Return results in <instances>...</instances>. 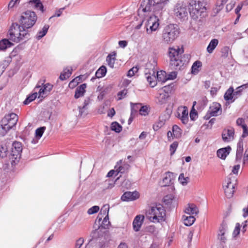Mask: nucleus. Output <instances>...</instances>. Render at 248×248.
I'll return each instance as SVG.
<instances>
[{
    "mask_svg": "<svg viewBox=\"0 0 248 248\" xmlns=\"http://www.w3.org/2000/svg\"><path fill=\"white\" fill-rule=\"evenodd\" d=\"M37 20L36 13L31 10L23 12L18 19V24L12 26L9 31V39L18 43L30 36V30L35 24Z\"/></svg>",
    "mask_w": 248,
    "mask_h": 248,
    "instance_id": "1",
    "label": "nucleus"
},
{
    "mask_svg": "<svg viewBox=\"0 0 248 248\" xmlns=\"http://www.w3.org/2000/svg\"><path fill=\"white\" fill-rule=\"evenodd\" d=\"M184 49L179 46L169 47L168 51V56L170 59V64L175 69L180 68L186 64L189 60V55H183Z\"/></svg>",
    "mask_w": 248,
    "mask_h": 248,
    "instance_id": "2",
    "label": "nucleus"
},
{
    "mask_svg": "<svg viewBox=\"0 0 248 248\" xmlns=\"http://www.w3.org/2000/svg\"><path fill=\"white\" fill-rule=\"evenodd\" d=\"M206 5L204 0H191L189 7L191 18L197 21H202L207 16Z\"/></svg>",
    "mask_w": 248,
    "mask_h": 248,
    "instance_id": "3",
    "label": "nucleus"
},
{
    "mask_svg": "<svg viewBox=\"0 0 248 248\" xmlns=\"http://www.w3.org/2000/svg\"><path fill=\"white\" fill-rule=\"evenodd\" d=\"M146 216L150 221L155 223H159L165 221L166 210L161 204H155L150 207L146 213Z\"/></svg>",
    "mask_w": 248,
    "mask_h": 248,
    "instance_id": "4",
    "label": "nucleus"
},
{
    "mask_svg": "<svg viewBox=\"0 0 248 248\" xmlns=\"http://www.w3.org/2000/svg\"><path fill=\"white\" fill-rule=\"evenodd\" d=\"M179 30L176 25L170 24L166 26L161 35L162 42L165 44L172 43L177 37Z\"/></svg>",
    "mask_w": 248,
    "mask_h": 248,
    "instance_id": "5",
    "label": "nucleus"
},
{
    "mask_svg": "<svg viewBox=\"0 0 248 248\" xmlns=\"http://www.w3.org/2000/svg\"><path fill=\"white\" fill-rule=\"evenodd\" d=\"M159 20L155 15L150 16L145 23L146 31L147 34H151L157 31L159 26Z\"/></svg>",
    "mask_w": 248,
    "mask_h": 248,
    "instance_id": "6",
    "label": "nucleus"
},
{
    "mask_svg": "<svg viewBox=\"0 0 248 248\" xmlns=\"http://www.w3.org/2000/svg\"><path fill=\"white\" fill-rule=\"evenodd\" d=\"M18 116L14 113H11L6 115L1 121V123L6 126L9 130L15 126L17 121Z\"/></svg>",
    "mask_w": 248,
    "mask_h": 248,
    "instance_id": "7",
    "label": "nucleus"
},
{
    "mask_svg": "<svg viewBox=\"0 0 248 248\" xmlns=\"http://www.w3.org/2000/svg\"><path fill=\"white\" fill-rule=\"evenodd\" d=\"M174 14L179 18H185L188 16V10L183 2L177 3L174 8Z\"/></svg>",
    "mask_w": 248,
    "mask_h": 248,
    "instance_id": "8",
    "label": "nucleus"
},
{
    "mask_svg": "<svg viewBox=\"0 0 248 248\" xmlns=\"http://www.w3.org/2000/svg\"><path fill=\"white\" fill-rule=\"evenodd\" d=\"M45 82V79H44L42 81L40 80L39 81L38 85H37L36 87V88H39L40 87V84L43 85V86L40 89L38 92V97H44L45 96L47 95L53 88V85L48 83L44 84Z\"/></svg>",
    "mask_w": 248,
    "mask_h": 248,
    "instance_id": "9",
    "label": "nucleus"
},
{
    "mask_svg": "<svg viewBox=\"0 0 248 248\" xmlns=\"http://www.w3.org/2000/svg\"><path fill=\"white\" fill-rule=\"evenodd\" d=\"M153 7V10H154V0H142L139 12L144 13V16H148L152 11ZM154 11L155 10L153 11L154 12Z\"/></svg>",
    "mask_w": 248,
    "mask_h": 248,
    "instance_id": "10",
    "label": "nucleus"
},
{
    "mask_svg": "<svg viewBox=\"0 0 248 248\" xmlns=\"http://www.w3.org/2000/svg\"><path fill=\"white\" fill-rule=\"evenodd\" d=\"M176 116L183 124H186L188 122V109L186 106H180L177 108Z\"/></svg>",
    "mask_w": 248,
    "mask_h": 248,
    "instance_id": "11",
    "label": "nucleus"
},
{
    "mask_svg": "<svg viewBox=\"0 0 248 248\" xmlns=\"http://www.w3.org/2000/svg\"><path fill=\"white\" fill-rule=\"evenodd\" d=\"M145 76L149 84L151 87H154L156 85L157 81L155 72L153 69L151 70L146 69L145 71Z\"/></svg>",
    "mask_w": 248,
    "mask_h": 248,
    "instance_id": "12",
    "label": "nucleus"
},
{
    "mask_svg": "<svg viewBox=\"0 0 248 248\" xmlns=\"http://www.w3.org/2000/svg\"><path fill=\"white\" fill-rule=\"evenodd\" d=\"M234 185L230 179H228L226 181V184L223 186L224 193L225 196L230 198L232 197L234 192Z\"/></svg>",
    "mask_w": 248,
    "mask_h": 248,
    "instance_id": "13",
    "label": "nucleus"
},
{
    "mask_svg": "<svg viewBox=\"0 0 248 248\" xmlns=\"http://www.w3.org/2000/svg\"><path fill=\"white\" fill-rule=\"evenodd\" d=\"M222 109L220 104L214 102L210 107L208 113L210 116H217L221 114Z\"/></svg>",
    "mask_w": 248,
    "mask_h": 248,
    "instance_id": "14",
    "label": "nucleus"
},
{
    "mask_svg": "<svg viewBox=\"0 0 248 248\" xmlns=\"http://www.w3.org/2000/svg\"><path fill=\"white\" fill-rule=\"evenodd\" d=\"M144 218V216L143 215H139L135 217L133 221L132 226L133 229L135 232H139L140 230Z\"/></svg>",
    "mask_w": 248,
    "mask_h": 248,
    "instance_id": "15",
    "label": "nucleus"
},
{
    "mask_svg": "<svg viewBox=\"0 0 248 248\" xmlns=\"http://www.w3.org/2000/svg\"><path fill=\"white\" fill-rule=\"evenodd\" d=\"M234 130L233 128L225 129L222 133V138L224 141L229 142L233 139Z\"/></svg>",
    "mask_w": 248,
    "mask_h": 248,
    "instance_id": "16",
    "label": "nucleus"
},
{
    "mask_svg": "<svg viewBox=\"0 0 248 248\" xmlns=\"http://www.w3.org/2000/svg\"><path fill=\"white\" fill-rule=\"evenodd\" d=\"M139 197V193L137 191L133 192H126L122 195L121 199L123 201L128 202L135 200L138 199Z\"/></svg>",
    "mask_w": 248,
    "mask_h": 248,
    "instance_id": "17",
    "label": "nucleus"
},
{
    "mask_svg": "<svg viewBox=\"0 0 248 248\" xmlns=\"http://www.w3.org/2000/svg\"><path fill=\"white\" fill-rule=\"evenodd\" d=\"M185 213L189 216H196L199 213L197 206L193 203H189L185 209Z\"/></svg>",
    "mask_w": 248,
    "mask_h": 248,
    "instance_id": "18",
    "label": "nucleus"
},
{
    "mask_svg": "<svg viewBox=\"0 0 248 248\" xmlns=\"http://www.w3.org/2000/svg\"><path fill=\"white\" fill-rule=\"evenodd\" d=\"M22 151V146L21 142L15 141L13 143L12 148V155L13 156L20 155Z\"/></svg>",
    "mask_w": 248,
    "mask_h": 248,
    "instance_id": "19",
    "label": "nucleus"
},
{
    "mask_svg": "<svg viewBox=\"0 0 248 248\" xmlns=\"http://www.w3.org/2000/svg\"><path fill=\"white\" fill-rule=\"evenodd\" d=\"M109 209V207L108 204L104 205L101 208L100 212L97 217V219L98 220L99 223L102 221L103 217H106L107 216L108 217Z\"/></svg>",
    "mask_w": 248,
    "mask_h": 248,
    "instance_id": "20",
    "label": "nucleus"
},
{
    "mask_svg": "<svg viewBox=\"0 0 248 248\" xmlns=\"http://www.w3.org/2000/svg\"><path fill=\"white\" fill-rule=\"evenodd\" d=\"M169 0H154V13L158 10H162Z\"/></svg>",
    "mask_w": 248,
    "mask_h": 248,
    "instance_id": "21",
    "label": "nucleus"
},
{
    "mask_svg": "<svg viewBox=\"0 0 248 248\" xmlns=\"http://www.w3.org/2000/svg\"><path fill=\"white\" fill-rule=\"evenodd\" d=\"M122 164V160H120L118 163L117 165L116 166L115 168L116 169V171H117L118 173H125L127 172L129 168L130 165L127 163H124L123 165H119Z\"/></svg>",
    "mask_w": 248,
    "mask_h": 248,
    "instance_id": "22",
    "label": "nucleus"
},
{
    "mask_svg": "<svg viewBox=\"0 0 248 248\" xmlns=\"http://www.w3.org/2000/svg\"><path fill=\"white\" fill-rule=\"evenodd\" d=\"M231 149L230 146L218 149L217 153V156L222 159H225L230 153Z\"/></svg>",
    "mask_w": 248,
    "mask_h": 248,
    "instance_id": "23",
    "label": "nucleus"
},
{
    "mask_svg": "<svg viewBox=\"0 0 248 248\" xmlns=\"http://www.w3.org/2000/svg\"><path fill=\"white\" fill-rule=\"evenodd\" d=\"M86 84L84 83L78 87L75 91V98L78 99L83 96L86 92Z\"/></svg>",
    "mask_w": 248,
    "mask_h": 248,
    "instance_id": "24",
    "label": "nucleus"
},
{
    "mask_svg": "<svg viewBox=\"0 0 248 248\" xmlns=\"http://www.w3.org/2000/svg\"><path fill=\"white\" fill-rule=\"evenodd\" d=\"M117 53L115 51H113L109 54L107 57L106 59L107 62L108 63V65L111 67L113 68L114 64L115 63V62L116 60Z\"/></svg>",
    "mask_w": 248,
    "mask_h": 248,
    "instance_id": "25",
    "label": "nucleus"
},
{
    "mask_svg": "<svg viewBox=\"0 0 248 248\" xmlns=\"http://www.w3.org/2000/svg\"><path fill=\"white\" fill-rule=\"evenodd\" d=\"M184 223L186 226H191L195 221L196 218L194 216H183Z\"/></svg>",
    "mask_w": 248,
    "mask_h": 248,
    "instance_id": "26",
    "label": "nucleus"
},
{
    "mask_svg": "<svg viewBox=\"0 0 248 248\" xmlns=\"http://www.w3.org/2000/svg\"><path fill=\"white\" fill-rule=\"evenodd\" d=\"M116 181L110 179L105 180L102 184V188L103 190H107L112 188L114 186Z\"/></svg>",
    "mask_w": 248,
    "mask_h": 248,
    "instance_id": "27",
    "label": "nucleus"
},
{
    "mask_svg": "<svg viewBox=\"0 0 248 248\" xmlns=\"http://www.w3.org/2000/svg\"><path fill=\"white\" fill-rule=\"evenodd\" d=\"M243 150V142L242 140H241L238 142L237 145L236 157L237 159H240L241 158Z\"/></svg>",
    "mask_w": 248,
    "mask_h": 248,
    "instance_id": "28",
    "label": "nucleus"
},
{
    "mask_svg": "<svg viewBox=\"0 0 248 248\" xmlns=\"http://www.w3.org/2000/svg\"><path fill=\"white\" fill-rule=\"evenodd\" d=\"M218 44V40L217 39H212L207 47V51L209 53H212Z\"/></svg>",
    "mask_w": 248,
    "mask_h": 248,
    "instance_id": "29",
    "label": "nucleus"
},
{
    "mask_svg": "<svg viewBox=\"0 0 248 248\" xmlns=\"http://www.w3.org/2000/svg\"><path fill=\"white\" fill-rule=\"evenodd\" d=\"M72 69L69 68H65L62 73L60 76V79L62 80H64L68 78L72 74Z\"/></svg>",
    "mask_w": 248,
    "mask_h": 248,
    "instance_id": "30",
    "label": "nucleus"
},
{
    "mask_svg": "<svg viewBox=\"0 0 248 248\" xmlns=\"http://www.w3.org/2000/svg\"><path fill=\"white\" fill-rule=\"evenodd\" d=\"M172 131L174 138L178 139L181 137L182 130L178 125H174L172 126Z\"/></svg>",
    "mask_w": 248,
    "mask_h": 248,
    "instance_id": "31",
    "label": "nucleus"
},
{
    "mask_svg": "<svg viewBox=\"0 0 248 248\" xmlns=\"http://www.w3.org/2000/svg\"><path fill=\"white\" fill-rule=\"evenodd\" d=\"M13 45V43L9 41L8 39H3L0 41V49L4 50L8 47H11Z\"/></svg>",
    "mask_w": 248,
    "mask_h": 248,
    "instance_id": "32",
    "label": "nucleus"
},
{
    "mask_svg": "<svg viewBox=\"0 0 248 248\" xmlns=\"http://www.w3.org/2000/svg\"><path fill=\"white\" fill-rule=\"evenodd\" d=\"M29 3L32 5L35 8L39 9L43 12L44 6L40 0H31L29 1Z\"/></svg>",
    "mask_w": 248,
    "mask_h": 248,
    "instance_id": "33",
    "label": "nucleus"
},
{
    "mask_svg": "<svg viewBox=\"0 0 248 248\" xmlns=\"http://www.w3.org/2000/svg\"><path fill=\"white\" fill-rule=\"evenodd\" d=\"M107 73V69L105 66H101L96 72L95 77L99 78L104 77Z\"/></svg>",
    "mask_w": 248,
    "mask_h": 248,
    "instance_id": "34",
    "label": "nucleus"
},
{
    "mask_svg": "<svg viewBox=\"0 0 248 248\" xmlns=\"http://www.w3.org/2000/svg\"><path fill=\"white\" fill-rule=\"evenodd\" d=\"M83 76V75H79L77 77L74 79H73L69 83V87L71 89L74 88L76 86H77L78 85L79 82H80L81 81V78Z\"/></svg>",
    "mask_w": 248,
    "mask_h": 248,
    "instance_id": "35",
    "label": "nucleus"
},
{
    "mask_svg": "<svg viewBox=\"0 0 248 248\" xmlns=\"http://www.w3.org/2000/svg\"><path fill=\"white\" fill-rule=\"evenodd\" d=\"M233 89L232 87L229 88L227 91L226 92V93L224 94V99L226 101H230L231 100V102H233L234 100H232L233 98Z\"/></svg>",
    "mask_w": 248,
    "mask_h": 248,
    "instance_id": "36",
    "label": "nucleus"
},
{
    "mask_svg": "<svg viewBox=\"0 0 248 248\" xmlns=\"http://www.w3.org/2000/svg\"><path fill=\"white\" fill-rule=\"evenodd\" d=\"M202 66V63L199 61L195 62L191 67V71L192 73H197L199 71V68H201Z\"/></svg>",
    "mask_w": 248,
    "mask_h": 248,
    "instance_id": "37",
    "label": "nucleus"
},
{
    "mask_svg": "<svg viewBox=\"0 0 248 248\" xmlns=\"http://www.w3.org/2000/svg\"><path fill=\"white\" fill-rule=\"evenodd\" d=\"M172 176L173 173L171 172H168L166 173V176L163 179L165 186H169L171 183Z\"/></svg>",
    "mask_w": 248,
    "mask_h": 248,
    "instance_id": "38",
    "label": "nucleus"
},
{
    "mask_svg": "<svg viewBox=\"0 0 248 248\" xmlns=\"http://www.w3.org/2000/svg\"><path fill=\"white\" fill-rule=\"evenodd\" d=\"M156 77L158 81L165 82L166 81H167L166 73L165 72L160 71L159 72H157Z\"/></svg>",
    "mask_w": 248,
    "mask_h": 248,
    "instance_id": "39",
    "label": "nucleus"
},
{
    "mask_svg": "<svg viewBox=\"0 0 248 248\" xmlns=\"http://www.w3.org/2000/svg\"><path fill=\"white\" fill-rule=\"evenodd\" d=\"M49 26L48 25H45L42 31H39L38 32L37 38L38 39H40L43 37H44L47 33L48 30L49 29Z\"/></svg>",
    "mask_w": 248,
    "mask_h": 248,
    "instance_id": "40",
    "label": "nucleus"
},
{
    "mask_svg": "<svg viewBox=\"0 0 248 248\" xmlns=\"http://www.w3.org/2000/svg\"><path fill=\"white\" fill-rule=\"evenodd\" d=\"M111 129L117 133H119L122 131V127L118 123L114 122L111 124Z\"/></svg>",
    "mask_w": 248,
    "mask_h": 248,
    "instance_id": "41",
    "label": "nucleus"
},
{
    "mask_svg": "<svg viewBox=\"0 0 248 248\" xmlns=\"http://www.w3.org/2000/svg\"><path fill=\"white\" fill-rule=\"evenodd\" d=\"M38 94V93H34L29 95L25 99V100L24 101V104L25 105L29 104L30 102H32V101L35 99V98L37 96Z\"/></svg>",
    "mask_w": 248,
    "mask_h": 248,
    "instance_id": "42",
    "label": "nucleus"
},
{
    "mask_svg": "<svg viewBox=\"0 0 248 248\" xmlns=\"http://www.w3.org/2000/svg\"><path fill=\"white\" fill-rule=\"evenodd\" d=\"M150 111V108L147 106L141 107L139 109L140 115L142 116H147Z\"/></svg>",
    "mask_w": 248,
    "mask_h": 248,
    "instance_id": "43",
    "label": "nucleus"
},
{
    "mask_svg": "<svg viewBox=\"0 0 248 248\" xmlns=\"http://www.w3.org/2000/svg\"><path fill=\"white\" fill-rule=\"evenodd\" d=\"M103 220L100 226H99V228L107 229V228H108V227L110 224V222L109 221L108 217L107 216L106 217H103Z\"/></svg>",
    "mask_w": 248,
    "mask_h": 248,
    "instance_id": "44",
    "label": "nucleus"
},
{
    "mask_svg": "<svg viewBox=\"0 0 248 248\" xmlns=\"http://www.w3.org/2000/svg\"><path fill=\"white\" fill-rule=\"evenodd\" d=\"M225 232V228L222 226L221 228L219 229V233L218 234V238L223 242H225L226 239L224 236Z\"/></svg>",
    "mask_w": 248,
    "mask_h": 248,
    "instance_id": "45",
    "label": "nucleus"
},
{
    "mask_svg": "<svg viewBox=\"0 0 248 248\" xmlns=\"http://www.w3.org/2000/svg\"><path fill=\"white\" fill-rule=\"evenodd\" d=\"M173 85L172 84H170L168 85L164 86L161 89V91L167 94H169L171 93L173 89Z\"/></svg>",
    "mask_w": 248,
    "mask_h": 248,
    "instance_id": "46",
    "label": "nucleus"
},
{
    "mask_svg": "<svg viewBox=\"0 0 248 248\" xmlns=\"http://www.w3.org/2000/svg\"><path fill=\"white\" fill-rule=\"evenodd\" d=\"M46 129V127L43 126L40 128H37L35 131V135L36 137L38 139H40L43 135L45 130Z\"/></svg>",
    "mask_w": 248,
    "mask_h": 248,
    "instance_id": "47",
    "label": "nucleus"
},
{
    "mask_svg": "<svg viewBox=\"0 0 248 248\" xmlns=\"http://www.w3.org/2000/svg\"><path fill=\"white\" fill-rule=\"evenodd\" d=\"M178 146V142L177 141L173 142L170 146V155H172L176 151Z\"/></svg>",
    "mask_w": 248,
    "mask_h": 248,
    "instance_id": "48",
    "label": "nucleus"
},
{
    "mask_svg": "<svg viewBox=\"0 0 248 248\" xmlns=\"http://www.w3.org/2000/svg\"><path fill=\"white\" fill-rule=\"evenodd\" d=\"M188 179H189L188 177H185L184 174L183 173L180 174V175L179 176V178H178L179 181L183 185H186Z\"/></svg>",
    "mask_w": 248,
    "mask_h": 248,
    "instance_id": "49",
    "label": "nucleus"
},
{
    "mask_svg": "<svg viewBox=\"0 0 248 248\" xmlns=\"http://www.w3.org/2000/svg\"><path fill=\"white\" fill-rule=\"evenodd\" d=\"M127 93V90L126 89H124L122 91L119 92L117 93L118 100H121L124 98Z\"/></svg>",
    "mask_w": 248,
    "mask_h": 248,
    "instance_id": "50",
    "label": "nucleus"
},
{
    "mask_svg": "<svg viewBox=\"0 0 248 248\" xmlns=\"http://www.w3.org/2000/svg\"><path fill=\"white\" fill-rule=\"evenodd\" d=\"M9 129L1 123L0 124V137L4 136Z\"/></svg>",
    "mask_w": 248,
    "mask_h": 248,
    "instance_id": "51",
    "label": "nucleus"
},
{
    "mask_svg": "<svg viewBox=\"0 0 248 248\" xmlns=\"http://www.w3.org/2000/svg\"><path fill=\"white\" fill-rule=\"evenodd\" d=\"M139 70V68L137 66L133 67L131 68L127 72V76L131 77L133 76L135 73H137Z\"/></svg>",
    "mask_w": 248,
    "mask_h": 248,
    "instance_id": "52",
    "label": "nucleus"
},
{
    "mask_svg": "<svg viewBox=\"0 0 248 248\" xmlns=\"http://www.w3.org/2000/svg\"><path fill=\"white\" fill-rule=\"evenodd\" d=\"M99 207L98 206H93V207H92L91 208H90L88 210V214L89 215H92V214H95L97 212H98L99 210Z\"/></svg>",
    "mask_w": 248,
    "mask_h": 248,
    "instance_id": "53",
    "label": "nucleus"
},
{
    "mask_svg": "<svg viewBox=\"0 0 248 248\" xmlns=\"http://www.w3.org/2000/svg\"><path fill=\"white\" fill-rule=\"evenodd\" d=\"M240 225L239 223H237L232 233L233 237H236V236H237L240 233Z\"/></svg>",
    "mask_w": 248,
    "mask_h": 248,
    "instance_id": "54",
    "label": "nucleus"
},
{
    "mask_svg": "<svg viewBox=\"0 0 248 248\" xmlns=\"http://www.w3.org/2000/svg\"><path fill=\"white\" fill-rule=\"evenodd\" d=\"M7 152V150L5 147L0 145V157H3L6 156Z\"/></svg>",
    "mask_w": 248,
    "mask_h": 248,
    "instance_id": "55",
    "label": "nucleus"
},
{
    "mask_svg": "<svg viewBox=\"0 0 248 248\" xmlns=\"http://www.w3.org/2000/svg\"><path fill=\"white\" fill-rule=\"evenodd\" d=\"M228 0H217V6L218 7V10H220L223 5L226 3Z\"/></svg>",
    "mask_w": 248,
    "mask_h": 248,
    "instance_id": "56",
    "label": "nucleus"
},
{
    "mask_svg": "<svg viewBox=\"0 0 248 248\" xmlns=\"http://www.w3.org/2000/svg\"><path fill=\"white\" fill-rule=\"evenodd\" d=\"M84 104V106L82 107H78V109H79V114L81 116H82L83 114V110L85 109L87 105H88V104H89L88 101L85 100Z\"/></svg>",
    "mask_w": 248,
    "mask_h": 248,
    "instance_id": "57",
    "label": "nucleus"
},
{
    "mask_svg": "<svg viewBox=\"0 0 248 248\" xmlns=\"http://www.w3.org/2000/svg\"><path fill=\"white\" fill-rule=\"evenodd\" d=\"M189 115L191 120L193 121L194 120L196 117L197 116V113L193 108L191 110Z\"/></svg>",
    "mask_w": 248,
    "mask_h": 248,
    "instance_id": "58",
    "label": "nucleus"
},
{
    "mask_svg": "<svg viewBox=\"0 0 248 248\" xmlns=\"http://www.w3.org/2000/svg\"><path fill=\"white\" fill-rule=\"evenodd\" d=\"M131 112H132L133 110V111H136V115L138 113V110L140 109V104H131Z\"/></svg>",
    "mask_w": 248,
    "mask_h": 248,
    "instance_id": "59",
    "label": "nucleus"
},
{
    "mask_svg": "<svg viewBox=\"0 0 248 248\" xmlns=\"http://www.w3.org/2000/svg\"><path fill=\"white\" fill-rule=\"evenodd\" d=\"M84 243V239L82 238H79L76 243L75 248H80Z\"/></svg>",
    "mask_w": 248,
    "mask_h": 248,
    "instance_id": "60",
    "label": "nucleus"
},
{
    "mask_svg": "<svg viewBox=\"0 0 248 248\" xmlns=\"http://www.w3.org/2000/svg\"><path fill=\"white\" fill-rule=\"evenodd\" d=\"M20 0H11L8 4V9L12 8L17 3H19Z\"/></svg>",
    "mask_w": 248,
    "mask_h": 248,
    "instance_id": "61",
    "label": "nucleus"
},
{
    "mask_svg": "<svg viewBox=\"0 0 248 248\" xmlns=\"http://www.w3.org/2000/svg\"><path fill=\"white\" fill-rule=\"evenodd\" d=\"M177 73L175 72H172L170 73L168 75V77H166L167 80L168 79H174L176 78Z\"/></svg>",
    "mask_w": 248,
    "mask_h": 248,
    "instance_id": "62",
    "label": "nucleus"
},
{
    "mask_svg": "<svg viewBox=\"0 0 248 248\" xmlns=\"http://www.w3.org/2000/svg\"><path fill=\"white\" fill-rule=\"evenodd\" d=\"M236 124L238 125L241 126L242 127H243L244 126L247 125L245 124V120L243 118H238L237 120Z\"/></svg>",
    "mask_w": 248,
    "mask_h": 248,
    "instance_id": "63",
    "label": "nucleus"
},
{
    "mask_svg": "<svg viewBox=\"0 0 248 248\" xmlns=\"http://www.w3.org/2000/svg\"><path fill=\"white\" fill-rule=\"evenodd\" d=\"M243 134L242 135V138H245L248 136V128L247 125L244 126L243 127Z\"/></svg>",
    "mask_w": 248,
    "mask_h": 248,
    "instance_id": "64",
    "label": "nucleus"
}]
</instances>
